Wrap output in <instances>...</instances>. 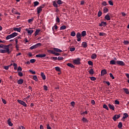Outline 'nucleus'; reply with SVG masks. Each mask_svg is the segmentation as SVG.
Instances as JSON below:
<instances>
[{
    "label": "nucleus",
    "mask_w": 129,
    "mask_h": 129,
    "mask_svg": "<svg viewBox=\"0 0 129 129\" xmlns=\"http://www.w3.org/2000/svg\"><path fill=\"white\" fill-rule=\"evenodd\" d=\"M13 44H9L8 45H3V49H0V53L2 54H6V53H8L10 54V47H12Z\"/></svg>",
    "instance_id": "1"
},
{
    "label": "nucleus",
    "mask_w": 129,
    "mask_h": 129,
    "mask_svg": "<svg viewBox=\"0 0 129 129\" xmlns=\"http://www.w3.org/2000/svg\"><path fill=\"white\" fill-rule=\"evenodd\" d=\"M17 36H18V33L14 32L12 34L8 35L6 39V40H10V39H13V38H15V37H17Z\"/></svg>",
    "instance_id": "2"
},
{
    "label": "nucleus",
    "mask_w": 129,
    "mask_h": 129,
    "mask_svg": "<svg viewBox=\"0 0 129 129\" xmlns=\"http://www.w3.org/2000/svg\"><path fill=\"white\" fill-rule=\"evenodd\" d=\"M44 8H45V5H42L37 8L38 16H40V14L42 12V11H43V9H44Z\"/></svg>",
    "instance_id": "3"
},
{
    "label": "nucleus",
    "mask_w": 129,
    "mask_h": 129,
    "mask_svg": "<svg viewBox=\"0 0 129 129\" xmlns=\"http://www.w3.org/2000/svg\"><path fill=\"white\" fill-rule=\"evenodd\" d=\"M73 63L76 64V65H79L80 64V58H77L73 60Z\"/></svg>",
    "instance_id": "4"
},
{
    "label": "nucleus",
    "mask_w": 129,
    "mask_h": 129,
    "mask_svg": "<svg viewBox=\"0 0 129 129\" xmlns=\"http://www.w3.org/2000/svg\"><path fill=\"white\" fill-rule=\"evenodd\" d=\"M31 29H32V28H29V29L26 28L25 29V31H27V34H28L29 36H31V35H32V33H34V30H31Z\"/></svg>",
    "instance_id": "5"
},
{
    "label": "nucleus",
    "mask_w": 129,
    "mask_h": 129,
    "mask_svg": "<svg viewBox=\"0 0 129 129\" xmlns=\"http://www.w3.org/2000/svg\"><path fill=\"white\" fill-rule=\"evenodd\" d=\"M78 42L81 41V34L80 32H78L76 34Z\"/></svg>",
    "instance_id": "6"
},
{
    "label": "nucleus",
    "mask_w": 129,
    "mask_h": 129,
    "mask_svg": "<svg viewBox=\"0 0 129 129\" xmlns=\"http://www.w3.org/2000/svg\"><path fill=\"white\" fill-rule=\"evenodd\" d=\"M17 101L19 103L21 104V105H23L25 107L27 106V104H26V102H24L23 101H22L21 100H17Z\"/></svg>",
    "instance_id": "7"
},
{
    "label": "nucleus",
    "mask_w": 129,
    "mask_h": 129,
    "mask_svg": "<svg viewBox=\"0 0 129 129\" xmlns=\"http://www.w3.org/2000/svg\"><path fill=\"white\" fill-rule=\"evenodd\" d=\"M36 58H45L46 54H39L36 55Z\"/></svg>",
    "instance_id": "8"
},
{
    "label": "nucleus",
    "mask_w": 129,
    "mask_h": 129,
    "mask_svg": "<svg viewBox=\"0 0 129 129\" xmlns=\"http://www.w3.org/2000/svg\"><path fill=\"white\" fill-rule=\"evenodd\" d=\"M119 117H120V114H118V115H114V116L113 117V119L114 121H116V119H118V118H119Z\"/></svg>",
    "instance_id": "9"
},
{
    "label": "nucleus",
    "mask_w": 129,
    "mask_h": 129,
    "mask_svg": "<svg viewBox=\"0 0 129 129\" xmlns=\"http://www.w3.org/2000/svg\"><path fill=\"white\" fill-rule=\"evenodd\" d=\"M116 63L118 65H120V66H124V62L122 61L117 60Z\"/></svg>",
    "instance_id": "10"
},
{
    "label": "nucleus",
    "mask_w": 129,
    "mask_h": 129,
    "mask_svg": "<svg viewBox=\"0 0 129 129\" xmlns=\"http://www.w3.org/2000/svg\"><path fill=\"white\" fill-rule=\"evenodd\" d=\"M107 74V72L106 71V70L104 69L102 70L101 72V76H103V75H105V74Z\"/></svg>",
    "instance_id": "11"
},
{
    "label": "nucleus",
    "mask_w": 129,
    "mask_h": 129,
    "mask_svg": "<svg viewBox=\"0 0 129 129\" xmlns=\"http://www.w3.org/2000/svg\"><path fill=\"white\" fill-rule=\"evenodd\" d=\"M123 116L122 118V120H123V121H124V119H125V118H127V117H128V114H127V113H124L123 114Z\"/></svg>",
    "instance_id": "12"
},
{
    "label": "nucleus",
    "mask_w": 129,
    "mask_h": 129,
    "mask_svg": "<svg viewBox=\"0 0 129 129\" xmlns=\"http://www.w3.org/2000/svg\"><path fill=\"white\" fill-rule=\"evenodd\" d=\"M99 26L100 27H105V26H106V22H102L101 23L99 24Z\"/></svg>",
    "instance_id": "13"
},
{
    "label": "nucleus",
    "mask_w": 129,
    "mask_h": 129,
    "mask_svg": "<svg viewBox=\"0 0 129 129\" xmlns=\"http://www.w3.org/2000/svg\"><path fill=\"white\" fill-rule=\"evenodd\" d=\"M7 122L10 126H13V124L12 123V121H11V118L8 119Z\"/></svg>",
    "instance_id": "14"
},
{
    "label": "nucleus",
    "mask_w": 129,
    "mask_h": 129,
    "mask_svg": "<svg viewBox=\"0 0 129 129\" xmlns=\"http://www.w3.org/2000/svg\"><path fill=\"white\" fill-rule=\"evenodd\" d=\"M42 46V43H38L34 45V46L35 47V49H37V48H39V47H41Z\"/></svg>",
    "instance_id": "15"
},
{
    "label": "nucleus",
    "mask_w": 129,
    "mask_h": 129,
    "mask_svg": "<svg viewBox=\"0 0 129 129\" xmlns=\"http://www.w3.org/2000/svg\"><path fill=\"white\" fill-rule=\"evenodd\" d=\"M42 46V43H38L34 45V46L35 47V49H37V48H39V47H41Z\"/></svg>",
    "instance_id": "16"
},
{
    "label": "nucleus",
    "mask_w": 129,
    "mask_h": 129,
    "mask_svg": "<svg viewBox=\"0 0 129 129\" xmlns=\"http://www.w3.org/2000/svg\"><path fill=\"white\" fill-rule=\"evenodd\" d=\"M41 76L43 80H46V76L44 74V73L41 72Z\"/></svg>",
    "instance_id": "17"
},
{
    "label": "nucleus",
    "mask_w": 129,
    "mask_h": 129,
    "mask_svg": "<svg viewBox=\"0 0 129 129\" xmlns=\"http://www.w3.org/2000/svg\"><path fill=\"white\" fill-rule=\"evenodd\" d=\"M108 106H109L110 109H112V110H114V106H113V105L108 104Z\"/></svg>",
    "instance_id": "18"
},
{
    "label": "nucleus",
    "mask_w": 129,
    "mask_h": 129,
    "mask_svg": "<svg viewBox=\"0 0 129 129\" xmlns=\"http://www.w3.org/2000/svg\"><path fill=\"white\" fill-rule=\"evenodd\" d=\"M40 32H41V30L40 29H37L36 31H35V36L36 37L37 35L39 34V33H40Z\"/></svg>",
    "instance_id": "19"
},
{
    "label": "nucleus",
    "mask_w": 129,
    "mask_h": 129,
    "mask_svg": "<svg viewBox=\"0 0 129 129\" xmlns=\"http://www.w3.org/2000/svg\"><path fill=\"white\" fill-rule=\"evenodd\" d=\"M23 83H24L23 79H20L17 81L18 84H23Z\"/></svg>",
    "instance_id": "20"
},
{
    "label": "nucleus",
    "mask_w": 129,
    "mask_h": 129,
    "mask_svg": "<svg viewBox=\"0 0 129 129\" xmlns=\"http://www.w3.org/2000/svg\"><path fill=\"white\" fill-rule=\"evenodd\" d=\"M82 46L83 48H87V43L86 42H83Z\"/></svg>",
    "instance_id": "21"
},
{
    "label": "nucleus",
    "mask_w": 129,
    "mask_h": 129,
    "mask_svg": "<svg viewBox=\"0 0 129 129\" xmlns=\"http://www.w3.org/2000/svg\"><path fill=\"white\" fill-rule=\"evenodd\" d=\"M14 31L15 32H19L20 33L21 32V28H14Z\"/></svg>",
    "instance_id": "22"
},
{
    "label": "nucleus",
    "mask_w": 129,
    "mask_h": 129,
    "mask_svg": "<svg viewBox=\"0 0 129 129\" xmlns=\"http://www.w3.org/2000/svg\"><path fill=\"white\" fill-rule=\"evenodd\" d=\"M54 51H55V52H58L59 53H61L62 52V50L58 48H53Z\"/></svg>",
    "instance_id": "23"
},
{
    "label": "nucleus",
    "mask_w": 129,
    "mask_h": 129,
    "mask_svg": "<svg viewBox=\"0 0 129 129\" xmlns=\"http://www.w3.org/2000/svg\"><path fill=\"white\" fill-rule=\"evenodd\" d=\"M82 121H83L84 123H86V122H88V120H87V119H86V118L85 117H83L82 119Z\"/></svg>",
    "instance_id": "24"
},
{
    "label": "nucleus",
    "mask_w": 129,
    "mask_h": 129,
    "mask_svg": "<svg viewBox=\"0 0 129 129\" xmlns=\"http://www.w3.org/2000/svg\"><path fill=\"white\" fill-rule=\"evenodd\" d=\"M110 64L111 65H115L116 64L115 60H111L110 61Z\"/></svg>",
    "instance_id": "25"
},
{
    "label": "nucleus",
    "mask_w": 129,
    "mask_h": 129,
    "mask_svg": "<svg viewBox=\"0 0 129 129\" xmlns=\"http://www.w3.org/2000/svg\"><path fill=\"white\" fill-rule=\"evenodd\" d=\"M105 20H107V21H110V17L109 16V15H108V14H107L105 16Z\"/></svg>",
    "instance_id": "26"
},
{
    "label": "nucleus",
    "mask_w": 129,
    "mask_h": 129,
    "mask_svg": "<svg viewBox=\"0 0 129 129\" xmlns=\"http://www.w3.org/2000/svg\"><path fill=\"white\" fill-rule=\"evenodd\" d=\"M53 6L54 8H58V4L56 3V1L52 2Z\"/></svg>",
    "instance_id": "27"
},
{
    "label": "nucleus",
    "mask_w": 129,
    "mask_h": 129,
    "mask_svg": "<svg viewBox=\"0 0 129 129\" xmlns=\"http://www.w3.org/2000/svg\"><path fill=\"white\" fill-rule=\"evenodd\" d=\"M89 74L93 75L94 74V71L93 70V69H91L89 71Z\"/></svg>",
    "instance_id": "28"
},
{
    "label": "nucleus",
    "mask_w": 129,
    "mask_h": 129,
    "mask_svg": "<svg viewBox=\"0 0 129 129\" xmlns=\"http://www.w3.org/2000/svg\"><path fill=\"white\" fill-rule=\"evenodd\" d=\"M81 35L82 37H85V36H86V31H83L81 33Z\"/></svg>",
    "instance_id": "29"
},
{
    "label": "nucleus",
    "mask_w": 129,
    "mask_h": 129,
    "mask_svg": "<svg viewBox=\"0 0 129 129\" xmlns=\"http://www.w3.org/2000/svg\"><path fill=\"white\" fill-rule=\"evenodd\" d=\"M67 66H69V67H71V68H75V66L71 63H67Z\"/></svg>",
    "instance_id": "30"
},
{
    "label": "nucleus",
    "mask_w": 129,
    "mask_h": 129,
    "mask_svg": "<svg viewBox=\"0 0 129 129\" xmlns=\"http://www.w3.org/2000/svg\"><path fill=\"white\" fill-rule=\"evenodd\" d=\"M96 57H97V55H96V54L94 53L91 56V59H96Z\"/></svg>",
    "instance_id": "31"
},
{
    "label": "nucleus",
    "mask_w": 129,
    "mask_h": 129,
    "mask_svg": "<svg viewBox=\"0 0 129 129\" xmlns=\"http://www.w3.org/2000/svg\"><path fill=\"white\" fill-rule=\"evenodd\" d=\"M103 12L104 14H106V13H108V9L107 8H104L103 9Z\"/></svg>",
    "instance_id": "32"
},
{
    "label": "nucleus",
    "mask_w": 129,
    "mask_h": 129,
    "mask_svg": "<svg viewBox=\"0 0 129 129\" xmlns=\"http://www.w3.org/2000/svg\"><path fill=\"white\" fill-rule=\"evenodd\" d=\"M71 36L72 37H75V36H76V33H75V31H72L71 33Z\"/></svg>",
    "instance_id": "33"
},
{
    "label": "nucleus",
    "mask_w": 129,
    "mask_h": 129,
    "mask_svg": "<svg viewBox=\"0 0 129 129\" xmlns=\"http://www.w3.org/2000/svg\"><path fill=\"white\" fill-rule=\"evenodd\" d=\"M118 127L119 128H121L122 127V123H121V122L118 123Z\"/></svg>",
    "instance_id": "34"
},
{
    "label": "nucleus",
    "mask_w": 129,
    "mask_h": 129,
    "mask_svg": "<svg viewBox=\"0 0 129 129\" xmlns=\"http://www.w3.org/2000/svg\"><path fill=\"white\" fill-rule=\"evenodd\" d=\"M123 89L124 92L126 93V94H129L128 89H127L126 88H123Z\"/></svg>",
    "instance_id": "35"
},
{
    "label": "nucleus",
    "mask_w": 129,
    "mask_h": 129,
    "mask_svg": "<svg viewBox=\"0 0 129 129\" xmlns=\"http://www.w3.org/2000/svg\"><path fill=\"white\" fill-rule=\"evenodd\" d=\"M39 2H38V1H35V2H34V6H33V7H37V6H38V5H39Z\"/></svg>",
    "instance_id": "36"
},
{
    "label": "nucleus",
    "mask_w": 129,
    "mask_h": 129,
    "mask_svg": "<svg viewBox=\"0 0 129 129\" xmlns=\"http://www.w3.org/2000/svg\"><path fill=\"white\" fill-rule=\"evenodd\" d=\"M88 65H90V66H93V62L91 60H89L88 61Z\"/></svg>",
    "instance_id": "37"
},
{
    "label": "nucleus",
    "mask_w": 129,
    "mask_h": 129,
    "mask_svg": "<svg viewBox=\"0 0 129 129\" xmlns=\"http://www.w3.org/2000/svg\"><path fill=\"white\" fill-rule=\"evenodd\" d=\"M103 107L104 108H105V109H106L107 110H109V109L108 108V107L106 104H104L103 105Z\"/></svg>",
    "instance_id": "38"
},
{
    "label": "nucleus",
    "mask_w": 129,
    "mask_h": 129,
    "mask_svg": "<svg viewBox=\"0 0 129 129\" xmlns=\"http://www.w3.org/2000/svg\"><path fill=\"white\" fill-rule=\"evenodd\" d=\"M55 69L56 71H57V72H60V71H61V70L60 69V68L59 67H56Z\"/></svg>",
    "instance_id": "39"
},
{
    "label": "nucleus",
    "mask_w": 129,
    "mask_h": 129,
    "mask_svg": "<svg viewBox=\"0 0 129 129\" xmlns=\"http://www.w3.org/2000/svg\"><path fill=\"white\" fill-rule=\"evenodd\" d=\"M66 29V26L62 25L60 27V30H65Z\"/></svg>",
    "instance_id": "40"
},
{
    "label": "nucleus",
    "mask_w": 129,
    "mask_h": 129,
    "mask_svg": "<svg viewBox=\"0 0 129 129\" xmlns=\"http://www.w3.org/2000/svg\"><path fill=\"white\" fill-rule=\"evenodd\" d=\"M57 5H62V4H63V2H62V1L61 0H58L57 2H56Z\"/></svg>",
    "instance_id": "41"
},
{
    "label": "nucleus",
    "mask_w": 129,
    "mask_h": 129,
    "mask_svg": "<svg viewBox=\"0 0 129 129\" xmlns=\"http://www.w3.org/2000/svg\"><path fill=\"white\" fill-rule=\"evenodd\" d=\"M47 52H48V53H50V54H55V51L54 50H48Z\"/></svg>",
    "instance_id": "42"
},
{
    "label": "nucleus",
    "mask_w": 129,
    "mask_h": 129,
    "mask_svg": "<svg viewBox=\"0 0 129 129\" xmlns=\"http://www.w3.org/2000/svg\"><path fill=\"white\" fill-rule=\"evenodd\" d=\"M33 80H35V81H38L39 80L37 77V76H33Z\"/></svg>",
    "instance_id": "43"
},
{
    "label": "nucleus",
    "mask_w": 129,
    "mask_h": 129,
    "mask_svg": "<svg viewBox=\"0 0 129 129\" xmlns=\"http://www.w3.org/2000/svg\"><path fill=\"white\" fill-rule=\"evenodd\" d=\"M90 78L92 81H95V80H96V78L94 77H91Z\"/></svg>",
    "instance_id": "44"
},
{
    "label": "nucleus",
    "mask_w": 129,
    "mask_h": 129,
    "mask_svg": "<svg viewBox=\"0 0 129 129\" xmlns=\"http://www.w3.org/2000/svg\"><path fill=\"white\" fill-rule=\"evenodd\" d=\"M102 6H104V7H105V6H107V3H106V2L104 1L102 2Z\"/></svg>",
    "instance_id": "45"
},
{
    "label": "nucleus",
    "mask_w": 129,
    "mask_h": 129,
    "mask_svg": "<svg viewBox=\"0 0 129 129\" xmlns=\"http://www.w3.org/2000/svg\"><path fill=\"white\" fill-rule=\"evenodd\" d=\"M55 21L57 23H60V19H59V17H58V16H56V18L55 19Z\"/></svg>",
    "instance_id": "46"
},
{
    "label": "nucleus",
    "mask_w": 129,
    "mask_h": 129,
    "mask_svg": "<svg viewBox=\"0 0 129 129\" xmlns=\"http://www.w3.org/2000/svg\"><path fill=\"white\" fill-rule=\"evenodd\" d=\"M43 88L44 90H45V91H47V90H48V87H47V86L46 85L43 86Z\"/></svg>",
    "instance_id": "47"
},
{
    "label": "nucleus",
    "mask_w": 129,
    "mask_h": 129,
    "mask_svg": "<svg viewBox=\"0 0 129 129\" xmlns=\"http://www.w3.org/2000/svg\"><path fill=\"white\" fill-rule=\"evenodd\" d=\"M34 21V18L30 19L28 20V23H30L31 22H33Z\"/></svg>",
    "instance_id": "48"
},
{
    "label": "nucleus",
    "mask_w": 129,
    "mask_h": 129,
    "mask_svg": "<svg viewBox=\"0 0 129 129\" xmlns=\"http://www.w3.org/2000/svg\"><path fill=\"white\" fill-rule=\"evenodd\" d=\"M101 15H102V12H101V11H99L98 13V17H101Z\"/></svg>",
    "instance_id": "49"
},
{
    "label": "nucleus",
    "mask_w": 129,
    "mask_h": 129,
    "mask_svg": "<svg viewBox=\"0 0 129 129\" xmlns=\"http://www.w3.org/2000/svg\"><path fill=\"white\" fill-rule=\"evenodd\" d=\"M35 62H36V59H30V63H35Z\"/></svg>",
    "instance_id": "50"
},
{
    "label": "nucleus",
    "mask_w": 129,
    "mask_h": 129,
    "mask_svg": "<svg viewBox=\"0 0 129 129\" xmlns=\"http://www.w3.org/2000/svg\"><path fill=\"white\" fill-rule=\"evenodd\" d=\"M71 52H74L75 51V47H71L70 48Z\"/></svg>",
    "instance_id": "51"
},
{
    "label": "nucleus",
    "mask_w": 129,
    "mask_h": 129,
    "mask_svg": "<svg viewBox=\"0 0 129 129\" xmlns=\"http://www.w3.org/2000/svg\"><path fill=\"white\" fill-rule=\"evenodd\" d=\"M18 75L20 77H22L23 76V73L21 72H18Z\"/></svg>",
    "instance_id": "52"
},
{
    "label": "nucleus",
    "mask_w": 129,
    "mask_h": 129,
    "mask_svg": "<svg viewBox=\"0 0 129 129\" xmlns=\"http://www.w3.org/2000/svg\"><path fill=\"white\" fill-rule=\"evenodd\" d=\"M123 43L125 44V45H128V41L127 40H124L123 41Z\"/></svg>",
    "instance_id": "53"
},
{
    "label": "nucleus",
    "mask_w": 129,
    "mask_h": 129,
    "mask_svg": "<svg viewBox=\"0 0 129 129\" xmlns=\"http://www.w3.org/2000/svg\"><path fill=\"white\" fill-rule=\"evenodd\" d=\"M110 77L112 78V79H114V77H113V75L112 73L109 74Z\"/></svg>",
    "instance_id": "54"
},
{
    "label": "nucleus",
    "mask_w": 129,
    "mask_h": 129,
    "mask_svg": "<svg viewBox=\"0 0 129 129\" xmlns=\"http://www.w3.org/2000/svg\"><path fill=\"white\" fill-rule=\"evenodd\" d=\"M106 34L103 32H100L99 33V36H105Z\"/></svg>",
    "instance_id": "55"
},
{
    "label": "nucleus",
    "mask_w": 129,
    "mask_h": 129,
    "mask_svg": "<svg viewBox=\"0 0 129 129\" xmlns=\"http://www.w3.org/2000/svg\"><path fill=\"white\" fill-rule=\"evenodd\" d=\"M109 4L110 5V6H113V2H112V1H108Z\"/></svg>",
    "instance_id": "56"
},
{
    "label": "nucleus",
    "mask_w": 129,
    "mask_h": 129,
    "mask_svg": "<svg viewBox=\"0 0 129 129\" xmlns=\"http://www.w3.org/2000/svg\"><path fill=\"white\" fill-rule=\"evenodd\" d=\"M30 50H34V49H36L35 45H33L30 47Z\"/></svg>",
    "instance_id": "57"
},
{
    "label": "nucleus",
    "mask_w": 129,
    "mask_h": 129,
    "mask_svg": "<svg viewBox=\"0 0 129 129\" xmlns=\"http://www.w3.org/2000/svg\"><path fill=\"white\" fill-rule=\"evenodd\" d=\"M2 99L3 103L4 104H7V101H6V100H5V99H3V98H2Z\"/></svg>",
    "instance_id": "58"
},
{
    "label": "nucleus",
    "mask_w": 129,
    "mask_h": 129,
    "mask_svg": "<svg viewBox=\"0 0 129 129\" xmlns=\"http://www.w3.org/2000/svg\"><path fill=\"white\" fill-rule=\"evenodd\" d=\"M10 66H7L4 67V69H5V70H9V68Z\"/></svg>",
    "instance_id": "59"
},
{
    "label": "nucleus",
    "mask_w": 129,
    "mask_h": 129,
    "mask_svg": "<svg viewBox=\"0 0 129 129\" xmlns=\"http://www.w3.org/2000/svg\"><path fill=\"white\" fill-rule=\"evenodd\" d=\"M29 72H30V73H32V74H36V72L33 71L31 70H29Z\"/></svg>",
    "instance_id": "60"
},
{
    "label": "nucleus",
    "mask_w": 129,
    "mask_h": 129,
    "mask_svg": "<svg viewBox=\"0 0 129 129\" xmlns=\"http://www.w3.org/2000/svg\"><path fill=\"white\" fill-rule=\"evenodd\" d=\"M57 60H58L59 61H60V60H63V57L58 56L57 58Z\"/></svg>",
    "instance_id": "61"
},
{
    "label": "nucleus",
    "mask_w": 129,
    "mask_h": 129,
    "mask_svg": "<svg viewBox=\"0 0 129 129\" xmlns=\"http://www.w3.org/2000/svg\"><path fill=\"white\" fill-rule=\"evenodd\" d=\"M17 71H22V68L21 67H18L17 69Z\"/></svg>",
    "instance_id": "62"
},
{
    "label": "nucleus",
    "mask_w": 129,
    "mask_h": 129,
    "mask_svg": "<svg viewBox=\"0 0 129 129\" xmlns=\"http://www.w3.org/2000/svg\"><path fill=\"white\" fill-rule=\"evenodd\" d=\"M71 104L72 106H74V105H75V102H74V101H72L71 102Z\"/></svg>",
    "instance_id": "63"
},
{
    "label": "nucleus",
    "mask_w": 129,
    "mask_h": 129,
    "mask_svg": "<svg viewBox=\"0 0 129 129\" xmlns=\"http://www.w3.org/2000/svg\"><path fill=\"white\" fill-rule=\"evenodd\" d=\"M115 104H119V101L117 100L115 101Z\"/></svg>",
    "instance_id": "64"
}]
</instances>
